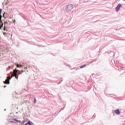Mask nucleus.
I'll use <instances>...</instances> for the list:
<instances>
[{
    "label": "nucleus",
    "instance_id": "f257e3e1",
    "mask_svg": "<svg viewBox=\"0 0 125 125\" xmlns=\"http://www.w3.org/2000/svg\"><path fill=\"white\" fill-rule=\"evenodd\" d=\"M18 72H19V70L15 68V69L13 70V74L11 77L13 78V77H15L17 80H18V76H17V73H18Z\"/></svg>",
    "mask_w": 125,
    "mask_h": 125
},
{
    "label": "nucleus",
    "instance_id": "f03ea898",
    "mask_svg": "<svg viewBox=\"0 0 125 125\" xmlns=\"http://www.w3.org/2000/svg\"><path fill=\"white\" fill-rule=\"evenodd\" d=\"M2 11V10L1 9H0V30L2 28V26H3V23H2V21H1V17L2 16H1V12Z\"/></svg>",
    "mask_w": 125,
    "mask_h": 125
},
{
    "label": "nucleus",
    "instance_id": "7ed1b4c3",
    "mask_svg": "<svg viewBox=\"0 0 125 125\" xmlns=\"http://www.w3.org/2000/svg\"><path fill=\"white\" fill-rule=\"evenodd\" d=\"M72 9H73V5L72 4L68 5L67 6V9H66L67 11H71Z\"/></svg>",
    "mask_w": 125,
    "mask_h": 125
},
{
    "label": "nucleus",
    "instance_id": "20e7f679",
    "mask_svg": "<svg viewBox=\"0 0 125 125\" xmlns=\"http://www.w3.org/2000/svg\"><path fill=\"white\" fill-rule=\"evenodd\" d=\"M122 4L119 3L118 4L117 7L115 8V9H116L117 12H118V11H119V10L121 9V7H122Z\"/></svg>",
    "mask_w": 125,
    "mask_h": 125
},
{
    "label": "nucleus",
    "instance_id": "39448f33",
    "mask_svg": "<svg viewBox=\"0 0 125 125\" xmlns=\"http://www.w3.org/2000/svg\"><path fill=\"white\" fill-rule=\"evenodd\" d=\"M10 79H11V77H7V79L5 80V81L3 82V83L6 84H9V80Z\"/></svg>",
    "mask_w": 125,
    "mask_h": 125
},
{
    "label": "nucleus",
    "instance_id": "423d86ee",
    "mask_svg": "<svg viewBox=\"0 0 125 125\" xmlns=\"http://www.w3.org/2000/svg\"><path fill=\"white\" fill-rule=\"evenodd\" d=\"M26 70H27V67H25L24 68L23 70H21V71H20V72L19 73V74L21 75V74H22V73H24V72H25Z\"/></svg>",
    "mask_w": 125,
    "mask_h": 125
},
{
    "label": "nucleus",
    "instance_id": "0eeeda50",
    "mask_svg": "<svg viewBox=\"0 0 125 125\" xmlns=\"http://www.w3.org/2000/svg\"><path fill=\"white\" fill-rule=\"evenodd\" d=\"M115 113L116 114V115H120V109H117L115 110Z\"/></svg>",
    "mask_w": 125,
    "mask_h": 125
},
{
    "label": "nucleus",
    "instance_id": "6e6552de",
    "mask_svg": "<svg viewBox=\"0 0 125 125\" xmlns=\"http://www.w3.org/2000/svg\"><path fill=\"white\" fill-rule=\"evenodd\" d=\"M16 65L17 68H22V67H23V65L21 64H17Z\"/></svg>",
    "mask_w": 125,
    "mask_h": 125
},
{
    "label": "nucleus",
    "instance_id": "1a4fd4ad",
    "mask_svg": "<svg viewBox=\"0 0 125 125\" xmlns=\"http://www.w3.org/2000/svg\"><path fill=\"white\" fill-rule=\"evenodd\" d=\"M14 121H15L16 122H17L18 123H21V121H19L17 119H13Z\"/></svg>",
    "mask_w": 125,
    "mask_h": 125
},
{
    "label": "nucleus",
    "instance_id": "9d476101",
    "mask_svg": "<svg viewBox=\"0 0 125 125\" xmlns=\"http://www.w3.org/2000/svg\"><path fill=\"white\" fill-rule=\"evenodd\" d=\"M86 66V64L80 66L81 69H83V68H84V67Z\"/></svg>",
    "mask_w": 125,
    "mask_h": 125
},
{
    "label": "nucleus",
    "instance_id": "9b49d317",
    "mask_svg": "<svg viewBox=\"0 0 125 125\" xmlns=\"http://www.w3.org/2000/svg\"><path fill=\"white\" fill-rule=\"evenodd\" d=\"M32 125V123H31V122L28 121V123H26L25 124V125Z\"/></svg>",
    "mask_w": 125,
    "mask_h": 125
},
{
    "label": "nucleus",
    "instance_id": "f8f14e48",
    "mask_svg": "<svg viewBox=\"0 0 125 125\" xmlns=\"http://www.w3.org/2000/svg\"><path fill=\"white\" fill-rule=\"evenodd\" d=\"M37 103V100L36 99V98H35L34 99V103Z\"/></svg>",
    "mask_w": 125,
    "mask_h": 125
},
{
    "label": "nucleus",
    "instance_id": "ddd939ff",
    "mask_svg": "<svg viewBox=\"0 0 125 125\" xmlns=\"http://www.w3.org/2000/svg\"><path fill=\"white\" fill-rule=\"evenodd\" d=\"M3 31H5V26H4V27L3 28Z\"/></svg>",
    "mask_w": 125,
    "mask_h": 125
},
{
    "label": "nucleus",
    "instance_id": "4468645a",
    "mask_svg": "<svg viewBox=\"0 0 125 125\" xmlns=\"http://www.w3.org/2000/svg\"><path fill=\"white\" fill-rule=\"evenodd\" d=\"M3 35H6V33H4V32H3Z\"/></svg>",
    "mask_w": 125,
    "mask_h": 125
},
{
    "label": "nucleus",
    "instance_id": "2eb2a0df",
    "mask_svg": "<svg viewBox=\"0 0 125 125\" xmlns=\"http://www.w3.org/2000/svg\"><path fill=\"white\" fill-rule=\"evenodd\" d=\"M10 123H14L13 121H10Z\"/></svg>",
    "mask_w": 125,
    "mask_h": 125
},
{
    "label": "nucleus",
    "instance_id": "dca6fc26",
    "mask_svg": "<svg viewBox=\"0 0 125 125\" xmlns=\"http://www.w3.org/2000/svg\"><path fill=\"white\" fill-rule=\"evenodd\" d=\"M6 23H7V22H5L4 23V24H6Z\"/></svg>",
    "mask_w": 125,
    "mask_h": 125
},
{
    "label": "nucleus",
    "instance_id": "f3484780",
    "mask_svg": "<svg viewBox=\"0 0 125 125\" xmlns=\"http://www.w3.org/2000/svg\"><path fill=\"white\" fill-rule=\"evenodd\" d=\"M3 17H4V13L3 15Z\"/></svg>",
    "mask_w": 125,
    "mask_h": 125
},
{
    "label": "nucleus",
    "instance_id": "a211bd4d",
    "mask_svg": "<svg viewBox=\"0 0 125 125\" xmlns=\"http://www.w3.org/2000/svg\"><path fill=\"white\" fill-rule=\"evenodd\" d=\"M14 23H15V20H14Z\"/></svg>",
    "mask_w": 125,
    "mask_h": 125
},
{
    "label": "nucleus",
    "instance_id": "6ab92c4d",
    "mask_svg": "<svg viewBox=\"0 0 125 125\" xmlns=\"http://www.w3.org/2000/svg\"><path fill=\"white\" fill-rule=\"evenodd\" d=\"M4 87H6V86H4Z\"/></svg>",
    "mask_w": 125,
    "mask_h": 125
}]
</instances>
